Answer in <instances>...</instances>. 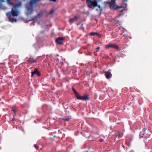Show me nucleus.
Returning a JSON list of instances; mask_svg holds the SVG:
<instances>
[{
  "instance_id": "nucleus-1",
  "label": "nucleus",
  "mask_w": 152,
  "mask_h": 152,
  "mask_svg": "<svg viewBox=\"0 0 152 152\" xmlns=\"http://www.w3.org/2000/svg\"><path fill=\"white\" fill-rule=\"evenodd\" d=\"M116 0H111V1L107 2L106 3L109 5V7L111 9L116 10L118 9L123 8L122 10L120 11L122 12L124 10H125V9L127 7V4H125V7H124V6H118V5H116Z\"/></svg>"
},
{
  "instance_id": "nucleus-2",
  "label": "nucleus",
  "mask_w": 152,
  "mask_h": 152,
  "mask_svg": "<svg viewBox=\"0 0 152 152\" xmlns=\"http://www.w3.org/2000/svg\"><path fill=\"white\" fill-rule=\"evenodd\" d=\"M100 0H86V2L88 7L92 9H94L96 7H98V8L96 9V11H101V9L99 5H98L97 2Z\"/></svg>"
},
{
  "instance_id": "nucleus-3",
  "label": "nucleus",
  "mask_w": 152,
  "mask_h": 152,
  "mask_svg": "<svg viewBox=\"0 0 152 152\" xmlns=\"http://www.w3.org/2000/svg\"><path fill=\"white\" fill-rule=\"evenodd\" d=\"M77 99L83 101H87L89 100V98L87 94L82 96L80 94L79 96H77Z\"/></svg>"
},
{
  "instance_id": "nucleus-4",
  "label": "nucleus",
  "mask_w": 152,
  "mask_h": 152,
  "mask_svg": "<svg viewBox=\"0 0 152 152\" xmlns=\"http://www.w3.org/2000/svg\"><path fill=\"white\" fill-rule=\"evenodd\" d=\"M6 15L9 19L10 22H16L17 21V20L12 17L11 14V12H9L6 13Z\"/></svg>"
},
{
  "instance_id": "nucleus-5",
  "label": "nucleus",
  "mask_w": 152,
  "mask_h": 152,
  "mask_svg": "<svg viewBox=\"0 0 152 152\" xmlns=\"http://www.w3.org/2000/svg\"><path fill=\"white\" fill-rule=\"evenodd\" d=\"M26 7L27 10V14L28 15H31L33 12V7H29L28 4L26 5Z\"/></svg>"
},
{
  "instance_id": "nucleus-6",
  "label": "nucleus",
  "mask_w": 152,
  "mask_h": 152,
  "mask_svg": "<svg viewBox=\"0 0 152 152\" xmlns=\"http://www.w3.org/2000/svg\"><path fill=\"white\" fill-rule=\"evenodd\" d=\"M64 39L63 37H59L56 40V44L57 45H61L62 44V41Z\"/></svg>"
},
{
  "instance_id": "nucleus-7",
  "label": "nucleus",
  "mask_w": 152,
  "mask_h": 152,
  "mask_svg": "<svg viewBox=\"0 0 152 152\" xmlns=\"http://www.w3.org/2000/svg\"><path fill=\"white\" fill-rule=\"evenodd\" d=\"M110 69L107 72H105V76L106 77L107 79H109L112 77V74L111 73Z\"/></svg>"
},
{
  "instance_id": "nucleus-8",
  "label": "nucleus",
  "mask_w": 152,
  "mask_h": 152,
  "mask_svg": "<svg viewBox=\"0 0 152 152\" xmlns=\"http://www.w3.org/2000/svg\"><path fill=\"white\" fill-rule=\"evenodd\" d=\"M31 77H32L34 74H36L38 76H40L41 74L38 71V69L37 68H35L34 71L31 73Z\"/></svg>"
},
{
  "instance_id": "nucleus-9",
  "label": "nucleus",
  "mask_w": 152,
  "mask_h": 152,
  "mask_svg": "<svg viewBox=\"0 0 152 152\" xmlns=\"http://www.w3.org/2000/svg\"><path fill=\"white\" fill-rule=\"evenodd\" d=\"M28 62L30 64H31L33 63H36L37 61V59H34V58L31 57L28 60Z\"/></svg>"
},
{
  "instance_id": "nucleus-10",
  "label": "nucleus",
  "mask_w": 152,
  "mask_h": 152,
  "mask_svg": "<svg viewBox=\"0 0 152 152\" xmlns=\"http://www.w3.org/2000/svg\"><path fill=\"white\" fill-rule=\"evenodd\" d=\"M38 1V0H31L30 2L27 4H28V6L30 5V7H33V4H34L36 3L37 1Z\"/></svg>"
},
{
  "instance_id": "nucleus-11",
  "label": "nucleus",
  "mask_w": 152,
  "mask_h": 152,
  "mask_svg": "<svg viewBox=\"0 0 152 152\" xmlns=\"http://www.w3.org/2000/svg\"><path fill=\"white\" fill-rule=\"evenodd\" d=\"M11 13V15L14 17L17 16L18 15V12L13 8L12 9Z\"/></svg>"
},
{
  "instance_id": "nucleus-12",
  "label": "nucleus",
  "mask_w": 152,
  "mask_h": 152,
  "mask_svg": "<svg viewBox=\"0 0 152 152\" xmlns=\"http://www.w3.org/2000/svg\"><path fill=\"white\" fill-rule=\"evenodd\" d=\"M78 17L77 16H75L73 18H70L69 20V22L70 24L72 23L75 21H77V19Z\"/></svg>"
},
{
  "instance_id": "nucleus-13",
  "label": "nucleus",
  "mask_w": 152,
  "mask_h": 152,
  "mask_svg": "<svg viewBox=\"0 0 152 152\" xmlns=\"http://www.w3.org/2000/svg\"><path fill=\"white\" fill-rule=\"evenodd\" d=\"M11 108L14 114L16 115V113L18 110V107L16 106H12Z\"/></svg>"
},
{
  "instance_id": "nucleus-14",
  "label": "nucleus",
  "mask_w": 152,
  "mask_h": 152,
  "mask_svg": "<svg viewBox=\"0 0 152 152\" xmlns=\"http://www.w3.org/2000/svg\"><path fill=\"white\" fill-rule=\"evenodd\" d=\"M90 34L91 36H94L95 35H96L99 37H101L100 34H99L97 32H91L90 33Z\"/></svg>"
},
{
  "instance_id": "nucleus-15",
  "label": "nucleus",
  "mask_w": 152,
  "mask_h": 152,
  "mask_svg": "<svg viewBox=\"0 0 152 152\" xmlns=\"http://www.w3.org/2000/svg\"><path fill=\"white\" fill-rule=\"evenodd\" d=\"M112 48L115 49L117 50H120L118 45L114 44H112Z\"/></svg>"
},
{
  "instance_id": "nucleus-16",
  "label": "nucleus",
  "mask_w": 152,
  "mask_h": 152,
  "mask_svg": "<svg viewBox=\"0 0 152 152\" xmlns=\"http://www.w3.org/2000/svg\"><path fill=\"white\" fill-rule=\"evenodd\" d=\"M43 12H40L38 15L35 16V18H41Z\"/></svg>"
},
{
  "instance_id": "nucleus-17",
  "label": "nucleus",
  "mask_w": 152,
  "mask_h": 152,
  "mask_svg": "<svg viewBox=\"0 0 152 152\" xmlns=\"http://www.w3.org/2000/svg\"><path fill=\"white\" fill-rule=\"evenodd\" d=\"M71 118V117L70 116H68L64 118H61V120H63L66 121H69Z\"/></svg>"
},
{
  "instance_id": "nucleus-18",
  "label": "nucleus",
  "mask_w": 152,
  "mask_h": 152,
  "mask_svg": "<svg viewBox=\"0 0 152 152\" xmlns=\"http://www.w3.org/2000/svg\"><path fill=\"white\" fill-rule=\"evenodd\" d=\"M112 44H110L108 45H107L106 46V48L107 49H109L110 48H112Z\"/></svg>"
},
{
  "instance_id": "nucleus-19",
  "label": "nucleus",
  "mask_w": 152,
  "mask_h": 152,
  "mask_svg": "<svg viewBox=\"0 0 152 152\" xmlns=\"http://www.w3.org/2000/svg\"><path fill=\"white\" fill-rule=\"evenodd\" d=\"M92 136L94 137V139L96 138L97 137H99V135L96 133H94V134H93L92 135Z\"/></svg>"
},
{
  "instance_id": "nucleus-20",
  "label": "nucleus",
  "mask_w": 152,
  "mask_h": 152,
  "mask_svg": "<svg viewBox=\"0 0 152 152\" xmlns=\"http://www.w3.org/2000/svg\"><path fill=\"white\" fill-rule=\"evenodd\" d=\"M117 135H118V138H120L122 137V135L121 134H120L119 132H117L116 133Z\"/></svg>"
},
{
  "instance_id": "nucleus-21",
  "label": "nucleus",
  "mask_w": 152,
  "mask_h": 152,
  "mask_svg": "<svg viewBox=\"0 0 152 152\" xmlns=\"http://www.w3.org/2000/svg\"><path fill=\"white\" fill-rule=\"evenodd\" d=\"M74 92L75 94V96H76L77 98V96H79V95H80V94H79L76 91H75Z\"/></svg>"
},
{
  "instance_id": "nucleus-22",
  "label": "nucleus",
  "mask_w": 152,
  "mask_h": 152,
  "mask_svg": "<svg viewBox=\"0 0 152 152\" xmlns=\"http://www.w3.org/2000/svg\"><path fill=\"white\" fill-rule=\"evenodd\" d=\"M112 21L113 22H115L116 21L118 22V20L117 21V19L116 18L113 19L112 20Z\"/></svg>"
},
{
  "instance_id": "nucleus-23",
  "label": "nucleus",
  "mask_w": 152,
  "mask_h": 152,
  "mask_svg": "<svg viewBox=\"0 0 152 152\" xmlns=\"http://www.w3.org/2000/svg\"><path fill=\"white\" fill-rule=\"evenodd\" d=\"M34 146L35 148L37 150L39 148V146L37 145V144H35L34 145Z\"/></svg>"
},
{
  "instance_id": "nucleus-24",
  "label": "nucleus",
  "mask_w": 152,
  "mask_h": 152,
  "mask_svg": "<svg viewBox=\"0 0 152 152\" xmlns=\"http://www.w3.org/2000/svg\"><path fill=\"white\" fill-rule=\"evenodd\" d=\"M53 10H52L49 12V14H51L52 13H53Z\"/></svg>"
},
{
  "instance_id": "nucleus-25",
  "label": "nucleus",
  "mask_w": 152,
  "mask_h": 152,
  "mask_svg": "<svg viewBox=\"0 0 152 152\" xmlns=\"http://www.w3.org/2000/svg\"><path fill=\"white\" fill-rule=\"evenodd\" d=\"M127 1V0H123V4H124L125 6V3H124V2H125V1ZM126 4H127L126 3ZM126 4L127 5V4ZM125 7V6H124V7Z\"/></svg>"
},
{
  "instance_id": "nucleus-26",
  "label": "nucleus",
  "mask_w": 152,
  "mask_h": 152,
  "mask_svg": "<svg viewBox=\"0 0 152 152\" xmlns=\"http://www.w3.org/2000/svg\"><path fill=\"white\" fill-rule=\"evenodd\" d=\"M103 140V139H99V141L100 142H102V141Z\"/></svg>"
},
{
  "instance_id": "nucleus-27",
  "label": "nucleus",
  "mask_w": 152,
  "mask_h": 152,
  "mask_svg": "<svg viewBox=\"0 0 152 152\" xmlns=\"http://www.w3.org/2000/svg\"><path fill=\"white\" fill-rule=\"evenodd\" d=\"M72 89L73 92H74L75 91H76L75 90L73 87L72 88Z\"/></svg>"
},
{
  "instance_id": "nucleus-28",
  "label": "nucleus",
  "mask_w": 152,
  "mask_h": 152,
  "mask_svg": "<svg viewBox=\"0 0 152 152\" xmlns=\"http://www.w3.org/2000/svg\"><path fill=\"white\" fill-rule=\"evenodd\" d=\"M3 1H4L3 0H0V4Z\"/></svg>"
},
{
  "instance_id": "nucleus-29",
  "label": "nucleus",
  "mask_w": 152,
  "mask_h": 152,
  "mask_svg": "<svg viewBox=\"0 0 152 152\" xmlns=\"http://www.w3.org/2000/svg\"><path fill=\"white\" fill-rule=\"evenodd\" d=\"M12 121H16V119L15 118H12Z\"/></svg>"
},
{
  "instance_id": "nucleus-30",
  "label": "nucleus",
  "mask_w": 152,
  "mask_h": 152,
  "mask_svg": "<svg viewBox=\"0 0 152 152\" xmlns=\"http://www.w3.org/2000/svg\"><path fill=\"white\" fill-rule=\"evenodd\" d=\"M50 1H52L53 2H55L56 1V0H49Z\"/></svg>"
},
{
  "instance_id": "nucleus-31",
  "label": "nucleus",
  "mask_w": 152,
  "mask_h": 152,
  "mask_svg": "<svg viewBox=\"0 0 152 152\" xmlns=\"http://www.w3.org/2000/svg\"><path fill=\"white\" fill-rule=\"evenodd\" d=\"M99 48H100L99 47H98L97 48H96V49H97V51H98V50H99Z\"/></svg>"
},
{
  "instance_id": "nucleus-32",
  "label": "nucleus",
  "mask_w": 152,
  "mask_h": 152,
  "mask_svg": "<svg viewBox=\"0 0 152 152\" xmlns=\"http://www.w3.org/2000/svg\"><path fill=\"white\" fill-rule=\"evenodd\" d=\"M86 137V138H88V139H89V138H90V136H88V137Z\"/></svg>"
},
{
  "instance_id": "nucleus-33",
  "label": "nucleus",
  "mask_w": 152,
  "mask_h": 152,
  "mask_svg": "<svg viewBox=\"0 0 152 152\" xmlns=\"http://www.w3.org/2000/svg\"><path fill=\"white\" fill-rule=\"evenodd\" d=\"M130 152H134L132 151H131Z\"/></svg>"
}]
</instances>
